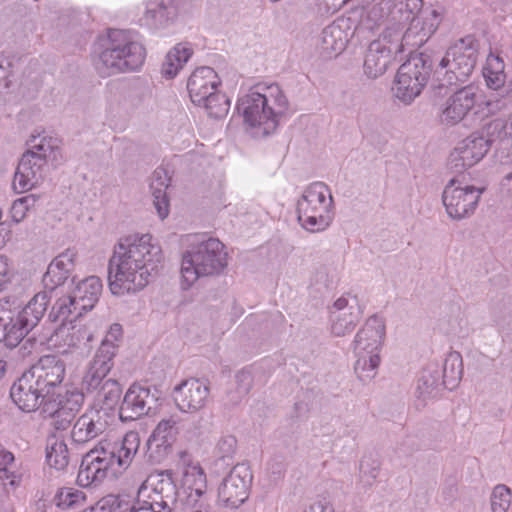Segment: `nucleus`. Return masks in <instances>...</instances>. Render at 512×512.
Here are the masks:
<instances>
[{
  "mask_svg": "<svg viewBox=\"0 0 512 512\" xmlns=\"http://www.w3.org/2000/svg\"><path fill=\"white\" fill-rule=\"evenodd\" d=\"M478 101V88L472 84L455 91L440 114L441 123L453 126L462 121Z\"/></svg>",
  "mask_w": 512,
  "mask_h": 512,
  "instance_id": "obj_17",
  "label": "nucleus"
},
{
  "mask_svg": "<svg viewBox=\"0 0 512 512\" xmlns=\"http://www.w3.org/2000/svg\"><path fill=\"white\" fill-rule=\"evenodd\" d=\"M201 106L206 109L210 117L222 118L229 111L230 100L225 94L215 91L207 97V100H204L203 103H201Z\"/></svg>",
  "mask_w": 512,
  "mask_h": 512,
  "instance_id": "obj_47",
  "label": "nucleus"
},
{
  "mask_svg": "<svg viewBox=\"0 0 512 512\" xmlns=\"http://www.w3.org/2000/svg\"><path fill=\"white\" fill-rule=\"evenodd\" d=\"M110 415L102 409H91L74 423L71 438L76 444H85L102 435L109 426Z\"/></svg>",
  "mask_w": 512,
  "mask_h": 512,
  "instance_id": "obj_20",
  "label": "nucleus"
},
{
  "mask_svg": "<svg viewBox=\"0 0 512 512\" xmlns=\"http://www.w3.org/2000/svg\"><path fill=\"white\" fill-rule=\"evenodd\" d=\"M96 68L103 76L138 69L145 59V48L122 30H109Z\"/></svg>",
  "mask_w": 512,
  "mask_h": 512,
  "instance_id": "obj_4",
  "label": "nucleus"
},
{
  "mask_svg": "<svg viewBox=\"0 0 512 512\" xmlns=\"http://www.w3.org/2000/svg\"><path fill=\"white\" fill-rule=\"evenodd\" d=\"M396 57L395 54L381 46L379 42H371L367 48L364 59V73L371 79H376L383 75L388 66Z\"/></svg>",
  "mask_w": 512,
  "mask_h": 512,
  "instance_id": "obj_29",
  "label": "nucleus"
},
{
  "mask_svg": "<svg viewBox=\"0 0 512 512\" xmlns=\"http://www.w3.org/2000/svg\"><path fill=\"white\" fill-rule=\"evenodd\" d=\"M161 396L162 393L156 386L133 383L120 404L119 419L130 422L154 414L160 405Z\"/></svg>",
  "mask_w": 512,
  "mask_h": 512,
  "instance_id": "obj_9",
  "label": "nucleus"
},
{
  "mask_svg": "<svg viewBox=\"0 0 512 512\" xmlns=\"http://www.w3.org/2000/svg\"><path fill=\"white\" fill-rule=\"evenodd\" d=\"M146 493L145 496L137 494L138 502H142V509L151 510L152 512H179L184 509L178 499L168 500L152 490L146 491Z\"/></svg>",
  "mask_w": 512,
  "mask_h": 512,
  "instance_id": "obj_36",
  "label": "nucleus"
},
{
  "mask_svg": "<svg viewBox=\"0 0 512 512\" xmlns=\"http://www.w3.org/2000/svg\"><path fill=\"white\" fill-rule=\"evenodd\" d=\"M37 200L38 198L34 194L16 199L10 209L12 221L14 223H20L35 206Z\"/></svg>",
  "mask_w": 512,
  "mask_h": 512,
  "instance_id": "obj_56",
  "label": "nucleus"
},
{
  "mask_svg": "<svg viewBox=\"0 0 512 512\" xmlns=\"http://www.w3.org/2000/svg\"><path fill=\"white\" fill-rule=\"evenodd\" d=\"M66 343L68 346H78L82 341L90 342L93 335L85 326L70 324L66 326Z\"/></svg>",
  "mask_w": 512,
  "mask_h": 512,
  "instance_id": "obj_57",
  "label": "nucleus"
},
{
  "mask_svg": "<svg viewBox=\"0 0 512 512\" xmlns=\"http://www.w3.org/2000/svg\"><path fill=\"white\" fill-rule=\"evenodd\" d=\"M85 500L83 492L74 488L63 487L58 490L54 502L61 509H70L80 505Z\"/></svg>",
  "mask_w": 512,
  "mask_h": 512,
  "instance_id": "obj_51",
  "label": "nucleus"
},
{
  "mask_svg": "<svg viewBox=\"0 0 512 512\" xmlns=\"http://www.w3.org/2000/svg\"><path fill=\"white\" fill-rule=\"evenodd\" d=\"M442 18L435 9L426 8L407 23L404 40L407 46L420 47L436 32Z\"/></svg>",
  "mask_w": 512,
  "mask_h": 512,
  "instance_id": "obj_18",
  "label": "nucleus"
},
{
  "mask_svg": "<svg viewBox=\"0 0 512 512\" xmlns=\"http://www.w3.org/2000/svg\"><path fill=\"white\" fill-rule=\"evenodd\" d=\"M31 377L41 386L42 391L53 396L54 389L59 386L65 376V361L55 354L40 357L38 361L26 370Z\"/></svg>",
  "mask_w": 512,
  "mask_h": 512,
  "instance_id": "obj_14",
  "label": "nucleus"
},
{
  "mask_svg": "<svg viewBox=\"0 0 512 512\" xmlns=\"http://www.w3.org/2000/svg\"><path fill=\"white\" fill-rule=\"evenodd\" d=\"M29 148L19 160L13 187L25 192L42 181L50 168L57 169L64 162L60 140L51 136H32L27 142Z\"/></svg>",
  "mask_w": 512,
  "mask_h": 512,
  "instance_id": "obj_2",
  "label": "nucleus"
},
{
  "mask_svg": "<svg viewBox=\"0 0 512 512\" xmlns=\"http://www.w3.org/2000/svg\"><path fill=\"white\" fill-rule=\"evenodd\" d=\"M51 402L52 400L45 404L44 412L49 413L51 417V425L55 430L64 431L70 426L74 416H72L71 412H68L67 409L62 408L59 405H55V402Z\"/></svg>",
  "mask_w": 512,
  "mask_h": 512,
  "instance_id": "obj_50",
  "label": "nucleus"
},
{
  "mask_svg": "<svg viewBox=\"0 0 512 512\" xmlns=\"http://www.w3.org/2000/svg\"><path fill=\"white\" fill-rule=\"evenodd\" d=\"M237 451V439L233 435L221 436L214 447L215 464L230 466Z\"/></svg>",
  "mask_w": 512,
  "mask_h": 512,
  "instance_id": "obj_43",
  "label": "nucleus"
},
{
  "mask_svg": "<svg viewBox=\"0 0 512 512\" xmlns=\"http://www.w3.org/2000/svg\"><path fill=\"white\" fill-rule=\"evenodd\" d=\"M173 445H168L163 441L149 437L146 442V451L144 457L152 465L164 462L172 453Z\"/></svg>",
  "mask_w": 512,
  "mask_h": 512,
  "instance_id": "obj_46",
  "label": "nucleus"
},
{
  "mask_svg": "<svg viewBox=\"0 0 512 512\" xmlns=\"http://www.w3.org/2000/svg\"><path fill=\"white\" fill-rule=\"evenodd\" d=\"M10 397L18 408L24 412L35 411L42 403L51 401L48 394L42 391L41 386L25 371L10 389Z\"/></svg>",
  "mask_w": 512,
  "mask_h": 512,
  "instance_id": "obj_16",
  "label": "nucleus"
},
{
  "mask_svg": "<svg viewBox=\"0 0 512 512\" xmlns=\"http://www.w3.org/2000/svg\"><path fill=\"white\" fill-rule=\"evenodd\" d=\"M210 389L199 379L182 381L173 390L174 400L182 412L194 413L205 407Z\"/></svg>",
  "mask_w": 512,
  "mask_h": 512,
  "instance_id": "obj_19",
  "label": "nucleus"
},
{
  "mask_svg": "<svg viewBox=\"0 0 512 512\" xmlns=\"http://www.w3.org/2000/svg\"><path fill=\"white\" fill-rule=\"evenodd\" d=\"M90 512H136V509L118 496L108 495L91 507Z\"/></svg>",
  "mask_w": 512,
  "mask_h": 512,
  "instance_id": "obj_49",
  "label": "nucleus"
},
{
  "mask_svg": "<svg viewBox=\"0 0 512 512\" xmlns=\"http://www.w3.org/2000/svg\"><path fill=\"white\" fill-rule=\"evenodd\" d=\"M150 241L148 234L130 235L115 245L108 263V285L112 294L137 292L157 274L162 252Z\"/></svg>",
  "mask_w": 512,
  "mask_h": 512,
  "instance_id": "obj_1",
  "label": "nucleus"
},
{
  "mask_svg": "<svg viewBox=\"0 0 512 512\" xmlns=\"http://www.w3.org/2000/svg\"><path fill=\"white\" fill-rule=\"evenodd\" d=\"M236 109L244 122L258 128L263 136L270 135L278 126V120L271 115L268 95L251 91L238 100Z\"/></svg>",
  "mask_w": 512,
  "mask_h": 512,
  "instance_id": "obj_11",
  "label": "nucleus"
},
{
  "mask_svg": "<svg viewBox=\"0 0 512 512\" xmlns=\"http://www.w3.org/2000/svg\"><path fill=\"white\" fill-rule=\"evenodd\" d=\"M83 400V393L72 391L66 392L65 396H61L58 401L54 400L53 402H55V405H59L60 407L67 409V411L71 412L72 416L75 417L83 403Z\"/></svg>",
  "mask_w": 512,
  "mask_h": 512,
  "instance_id": "obj_58",
  "label": "nucleus"
},
{
  "mask_svg": "<svg viewBox=\"0 0 512 512\" xmlns=\"http://www.w3.org/2000/svg\"><path fill=\"white\" fill-rule=\"evenodd\" d=\"M434 59L427 52L416 53L398 69L395 96L404 104H410L422 91L431 75Z\"/></svg>",
  "mask_w": 512,
  "mask_h": 512,
  "instance_id": "obj_7",
  "label": "nucleus"
},
{
  "mask_svg": "<svg viewBox=\"0 0 512 512\" xmlns=\"http://www.w3.org/2000/svg\"><path fill=\"white\" fill-rule=\"evenodd\" d=\"M140 446V436L136 431L127 432L120 443H114L115 465L127 469L132 463Z\"/></svg>",
  "mask_w": 512,
  "mask_h": 512,
  "instance_id": "obj_34",
  "label": "nucleus"
},
{
  "mask_svg": "<svg viewBox=\"0 0 512 512\" xmlns=\"http://www.w3.org/2000/svg\"><path fill=\"white\" fill-rule=\"evenodd\" d=\"M14 65L9 57L0 55V82H4L5 88H9L14 73Z\"/></svg>",
  "mask_w": 512,
  "mask_h": 512,
  "instance_id": "obj_64",
  "label": "nucleus"
},
{
  "mask_svg": "<svg viewBox=\"0 0 512 512\" xmlns=\"http://www.w3.org/2000/svg\"><path fill=\"white\" fill-rule=\"evenodd\" d=\"M115 448L109 442H100L96 447L85 454L87 462L95 461L109 471L115 466Z\"/></svg>",
  "mask_w": 512,
  "mask_h": 512,
  "instance_id": "obj_45",
  "label": "nucleus"
},
{
  "mask_svg": "<svg viewBox=\"0 0 512 512\" xmlns=\"http://www.w3.org/2000/svg\"><path fill=\"white\" fill-rule=\"evenodd\" d=\"M191 55L192 50L190 48L182 44H177L166 55L162 65V74L167 78H173L183 64L189 60Z\"/></svg>",
  "mask_w": 512,
  "mask_h": 512,
  "instance_id": "obj_40",
  "label": "nucleus"
},
{
  "mask_svg": "<svg viewBox=\"0 0 512 512\" xmlns=\"http://www.w3.org/2000/svg\"><path fill=\"white\" fill-rule=\"evenodd\" d=\"M478 41L474 36H465L446 51L439 61L440 69H445L443 79L432 86L434 96L443 97L448 86H456L466 82L473 73L478 60Z\"/></svg>",
  "mask_w": 512,
  "mask_h": 512,
  "instance_id": "obj_5",
  "label": "nucleus"
},
{
  "mask_svg": "<svg viewBox=\"0 0 512 512\" xmlns=\"http://www.w3.org/2000/svg\"><path fill=\"white\" fill-rule=\"evenodd\" d=\"M94 393L97 401L102 405L101 409L107 411L118 405L122 387L116 379L108 378Z\"/></svg>",
  "mask_w": 512,
  "mask_h": 512,
  "instance_id": "obj_41",
  "label": "nucleus"
},
{
  "mask_svg": "<svg viewBox=\"0 0 512 512\" xmlns=\"http://www.w3.org/2000/svg\"><path fill=\"white\" fill-rule=\"evenodd\" d=\"M21 305L15 296H6L0 298V323L5 322L6 320H13L15 317L12 316V313L16 310L20 309Z\"/></svg>",
  "mask_w": 512,
  "mask_h": 512,
  "instance_id": "obj_61",
  "label": "nucleus"
},
{
  "mask_svg": "<svg viewBox=\"0 0 512 512\" xmlns=\"http://www.w3.org/2000/svg\"><path fill=\"white\" fill-rule=\"evenodd\" d=\"M113 348L106 344L99 347L89 362L82 379V389L94 393L107 380V375L114 366Z\"/></svg>",
  "mask_w": 512,
  "mask_h": 512,
  "instance_id": "obj_21",
  "label": "nucleus"
},
{
  "mask_svg": "<svg viewBox=\"0 0 512 512\" xmlns=\"http://www.w3.org/2000/svg\"><path fill=\"white\" fill-rule=\"evenodd\" d=\"M4 326L5 346L15 348L30 333L24 327H21L16 319L10 320L9 323H2Z\"/></svg>",
  "mask_w": 512,
  "mask_h": 512,
  "instance_id": "obj_55",
  "label": "nucleus"
},
{
  "mask_svg": "<svg viewBox=\"0 0 512 512\" xmlns=\"http://www.w3.org/2000/svg\"><path fill=\"white\" fill-rule=\"evenodd\" d=\"M253 475L244 463L236 464L218 486L217 499L221 506L237 509L249 498Z\"/></svg>",
  "mask_w": 512,
  "mask_h": 512,
  "instance_id": "obj_10",
  "label": "nucleus"
},
{
  "mask_svg": "<svg viewBox=\"0 0 512 512\" xmlns=\"http://www.w3.org/2000/svg\"><path fill=\"white\" fill-rule=\"evenodd\" d=\"M176 15L173 0H149L145 13L146 19L153 21L155 26L165 25Z\"/></svg>",
  "mask_w": 512,
  "mask_h": 512,
  "instance_id": "obj_39",
  "label": "nucleus"
},
{
  "mask_svg": "<svg viewBox=\"0 0 512 512\" xmlns=\"http://www.w3.org/2000/svg\"><path fill=\"white\" fill-rule=\"evenodd\" d=\"M102 288V281L97 276L87 277L78 283L71 296L82 314L95 306L101 295Z\"/></svg>",
  "mask_w": 512,
  "mask_h": 512,
  "instance_id": "obj_30",
  "label": "nucleus"
},
{
  "mask_svg": "<svg viewBox=\"0 0 512 512\" xmlns=\"http://www.w3.org/2000/svg\"><path fill=\"white\" fill-rule=\"evenodd\" d=\"M363 315L357 296H342L330 308L331 333L336 337H344L351 333Z\"/></svg>",
  "mask_w": 512,
  "mask_h": 512,
  "instance_id": "obj_13",
  "label": "nucleus"
},
{
  "mask_svg": "<svg viewBox=\"0 0 512 512\" xmlns=\"http://www.w3.org/2000/svg\"><path fill=\"white\" fill-rule=\"evenodd\" d=\"M46 461L49 466L63 470L69 463V453L63 440L52 438L46 447Z\"/></svg>",
  "mask_w": 512,
  "mask_h": 512,
  "instance_id": "obj_42",
  "label": "nucleus"
},
{
  "mask_svg": "<svg viewBox=\"0 0 512 512\" xmlns=\"http://www.w3.org/2000/svg\"><path fill=\"white\" fill-rule=\"evenodd\" d=\"M488 150L484 136L473 133L462 140L451 152L448 167L453 173H461L478 163Z\"/></svg>",
  "mask_w": 512,
  "mask_h": 512,
  "instance_id": "obj_15",
  "label": "nucleus"
},
{
  "mask_svg": "<svg viewBox=\"0 0 512 512\" xmlns=\"http://www.w3.org/2000/svg\"><path fill=\"white\" fill-rule=\"evenodd\" d=\"M182 255L181 275L190 287L200 277L220 275L228 265L224 244L217 238L194 235Z\"/></svg>",
  "mask_w": 512,
  "mask_h": 512,
  "instance_id": "obj_3",
  "label": "nucleus"
},
{
  "mask_svg": "<svg viewBox=\"0 0 512 512\" xmlns=\"http://www.w3.org/2000/svg\"><path fill=\"white\" fill-rule=\"evenodd\" d=\"M122 337V326L118 323H114L111 325L109 331L107 332L105 338L102 340L101 345L99 347H103L105 344L113 348V358H115L118 345L115 343L119 341Z\"/></svg>",
  "mask_w": 512,
  "mask_h": 512,
  "instance_id": "obj_63",
  "label": "nucleus"
},
{
  "mask_svg": "<svg viewBox=\"0 0 512 512\" xmlns=\"http://www.w3.org/2000/svg\"><path fill=\"white\" fill-rule=\"evenodd\" d=\"M170 186V177L166 170L157 168L152 175L150 190L153 197V205L161 219H165L169 214V197L167 188Z\"/></svg>",
  "mask_w": 512,
  "mask_h": 512,
  "instance_id": "obj_33",
  "label": "nucleus"
},
{
  "mask_svg": "<svg viewBox=\"0 0 512 512\" xmlns=\"http://www.w3.org/2000/svg\"><path fill=\"white\" fill-rule=\"evenodd\" d=\"M344 20L334 21L321 33L320 49L326 57L340 54L346 47L349 35L343 28Z\"/></svg>",
  "mask_w": 512,
  "mask_h": 512,
  "instance_id": "obj_31",
  "label": "nucleus"
},
{
  "mask_svg": "<svg viewBox=\"0 0 512 512\" xmlns=\"http://www.w3.org/2000/svg\"><path fill=\"white\" fill-rule=\"evenodd\" d=\"M372 42H379L381 46H385L396 56L403 52L404 47L407 46L404 40L403 26L397 21L387 26L379 37Z\"/></svg>",
  "mask_w": 512,
  "mask_h": 512,
  "instance_id": "obj_37",
  "label": "nucleus"
},
{
  "mask_svg": "<svg viewBox=\"0 0 512 512\" xmlns=\"http://www.w3.org/2000/svg\"><path fill=\"white\" fill-rule=\"evenodd\" d=\"M441 380L446 389L453 390L457 387L463 375V361L459 352H450L440 366Z\"/></svg>",
  "mask_w": 512,
  "mask_h": 512,
  "instance_id": "obj_35",
  "label": "nucleus"
},
{
  "mask_svg": "<svg viewBox=\"0 0 512 512\" xmlns=\"http://www.w3.org/2000/svg\"><path fill=\"white\" fill-rule=\"evenodd\" d=\"M423 0H400L395 3L394 0H381L378 6L371 10V14L376 15L378 12L392 15V20L400 24L408 22L413 16L423 12Z\"/></svg>",
  "mask_w": 512,
  "mask_h": 512,
  "instance_id": "obj_27",
  "label": "nucleus"
},
{
  "mask_svg": "<svg viewBox=\"0 0 512 512\" xmlns=\"http://www.w3.org/2000/svg\"><path fill=\"white\" fill-rule=\"evenodd\" d=\"M82 316L79 307L76 306L71 295L59 298L52 306L48 314V320L52 323H60L55 329V333H65L67 323L72 324L77 318Z\"/></svg>",
  "mask_w": 512,
  "mask_h": 512,
  "instance_id": "obj_32",
  "label": "nucleus"
},
{
  "mask_svg": "<svg viewBox=\"0 0 512 512\" xmlns=\"http://www.w3.org/2000/svg\"><path fill=\"white\" fill-rule=\"evenodd\" d=\"M507 128V121L501 118H497L487 123L482 129V133L478 135L484 136V139L487 142L489 148L497 140H502L507 136L512 137V130L511 132H508Z\"/></svg>",
  "mask_w": 512,
  "mask_h": 512,
  "instance_id": "obj_48",
  "label": "nucleus"
},
{
  "mask_svg": "<svg viewBox=\"0 0 512 512\" xmlns=\"http://www.w3.org/2000/svg\"><path fill=\"white\" fill-rule=\"evenodd\" d=\"M108 474V470L93 461L87 462V456H83L77 475V484L81 487H90L99 485Z\"/></svg>",
  "mask_w": 512,
  "mask_h": 512,
  "instance_id": "obj_38",
  "label": "nucleus"
},
{
  "mask_svg": "<svg viewBox=\"0 0 512 512\" xmlns=\"http://www.w3.org/2000/svg\"><path fill=\"white\" fill-rule=\"evenodd\" d=\"M181 479L178 492L183 508L210 512L212 506L207 497L206 473L198 461H193L186 451L180 452Z\"/></svg>",
  "mask_w": 512,
  "mask_h": 512,
  "instance_id": "obj_6",
  "label": "nucleus"
},
{
  "mask_svg": "<svg viewBox=\"0 0 512 512\" xmlns=\"http://www.w3.org/2000/svg\"><path fill=\"white\" fill-rule=\"evenodd\" d=\"M385 337L384 320L377 315L368 318L353 341L355 354H379Z\"/></svg>",
  "mask_w": 512,
  "mask_h": 512,
  "instance_id": "obj_22",
  "label": "nucleus"
},
{
  "mask_svg": "<svg viewBox=\"0 0 512 512\" xmlns=\"http://www.w3.org/2000/svg\"><path fill=\"white\" fill-rule=\"evenodd\" d=\"M178 434L177 421L174 418L161 420L149 437L173 445Z\"/></svg>",
  "mask_w": 512,
  "mask_h": 512,
  "instance_id": "obj_52",
  "label": "nucleus"
},
{
  "mask_svg": "<svg viewBox=\"0 0 512 512\" xmlns=\"http://www.w3.org/2000/svg\"><path fill=\"white\" fill-rule=\"evenodd\" d=\"M357 360L354 370L359 380L363 383L371 381L377 374L380 364L379 354H355Z\"/></svg>",
  "mask_w": 512,
  "mask_h": 512,
  "instance_id": "obj_44",
  "label": "nucleus"
},
{
  "mask_svg": "<svg viewBox=\"0 0 512 512\" xmlns=\"http://www.w3.org/2000/svg\"><path fill=\"white\" fill-rule=\"evenodd\" d=\"M444 389L446 387L441 380L440 365L436 362L427 364L417 382V407H425L428 400L437 398Z\"/></svg>",
  "mask_w": 512,
  "mask_h": 512,
  "instance_id": "obj_23",
  "label": "nucleus"
},
{
  "mask_svg": "<svg viewBox=\"0 0 512 512\" xmlns=\"http://www.w3.org/2000/svg\"><path fill=\"white\" fill-rule=\"evenodd\" d=\"M360 477L362 481L370 485L377 478L379 473V464L372 458H363L360 462Z\"/></svg>",
  "mask_w": 512,
  "mask_h": 512,
  "instance_id": "obj_60",
  "label": "nucleus"
},
{
  "mask_svg": "<svg viewBox=\"0 0 512 512\" xmlns=\"http://www.w3.org/2000/svg\"><path fill=\"white\" fill-rule=\"evenodd\" d=\"M220 84L216 72L207 66L197 68L189 77L187 89L191 101L201 106L204 100L212 92L216 91L217 86Z\"/></svg>",
  "mask_w": 512,
  "mask_h": 512,
  "instance_id": "obj_24",
  "label": "nucleus"
},
{
  "mask_svg": "<svg viewBox=\"0 0 512 512\" xmlns=\"http://www.w3.org/2000/svg\"><path fill=\"white\" fill-rule=\"evenodd\" d=\"M512 493L509 487L504 484L496 485L491 493L492 512H507L511 505Z\"/></svg>",
  "mask_w": 512,
  "mask_h": 512,
  "instance_id": "obj_53",
  "label": "nucleus"
},
{
  "mask_svg": "<svg viewBox=\"0 0 512 512\" xmlns=\"http://www.w3.org/2000/svg\"><path fill=\"white\" fill-rule=\"evenodd\" d=\"M485 77L486 84L488 88L498 92V95L502 97H506L510 90L504 87L506 75L505 73H497V72H483Z\"/></svg>",
  "mask_w": 512,
  "mask_h": 512,
  "instance_id": "obj_59",
  "label": "nucleus"
},
{
  "mask_svg": "<svg viewBox=\"0 0 512 512\" xmlns=\"http://www.w3.org/2000/svg\"><path fill=\"white\" fill-rule=\"evenodd\" d=\"M327 192V185L315 182L305 189L297 201L298 221L307 231L320 232L330 225L332 217L328 214V206L332 205L333 198L329 196L330 202L327 205Z\"/></svg>",
  "mask_w": 512,
  "mask_h": 512,
  "instance_id": "obj_8",
  "label": "nucleus"
},
{
  "mask_svg": "<svg viewBox=\"0 0 512 512\" xmlns=\"http://www.w3.org/2000/svg\"><path fill=\"white\" fill-rule=\"evenodd\" d=\"M267 90L271 115L278 120L288 109V100L278 85H271Z\"/></svg>",
  "mask_w": 512,
  "mask_h": 512,
  "instance_id": "obj_54",
  "label": "nucleus"
},
{
  "mask_svg": "<svg viewBox=\"0 0 512 512\" xmlns=\"http://www.w3.org/2000/svg\"><path fill=\"white\" fill-rule=\"evenodd\" d=\"M156 491L162 497L178 499V486L174 480V472L171 469L155 470L151 472L138 489V495L145 496L146 491Z\"/></svg>",
  "mask_w": 512,
  "mask_h": 512,
  "instance_id": "obj_25",
  "label": "nucleus"
},
{
  "mask_svg": "<svg viewBox=\"0 0 512 512\" xmlns=\"http://www.w3.org/2000/svg\"><path fill=\"white\" fill-rule=\"evenodd\" d=\"M457 183L459 181L456 178L448 182L442 193V201L449 217L462 220L474 213L485 188L472 185L456 186Z\"/></svg>",
  "mask_w": 512,
  "mask_h": 512,
  "instance_id": "obj_12",
  "label": "nucleus"
},
{
  "mask_svg": "<svg viewBox=\"0 0 512 512\" xmlns=\"http://www.w3.org/2000/svg\"><path fill=\"white\" fill-rule=\"evenodd\" d=\"M253 372L251 368H244L235 375L236 388L240 389V394L248 395L253 387Z\"/></svg>",
  "mask_w": 512,
  "mask_h": 512,
  "instance_id": "obj_62",
  "label": "nucleus"
},
{
  "mask_svg": "<svg viewBox=\"0 0 512 512\" xmlns=\"http://www.w3.org/2000/svg\"><path fill=\"white\" fill-rule=\"evenodd\" d=\"M77 253L72 249H67L57 257H55L47 268L44 275L46 285L50 282L53 284L51 293L56 286H60L71 276L75 268V260Z\"/></svg>",
  "mask_w": 512,
  "mask_h": 512,
  "instance_id": "obj_28",
  "label": "nucleus"
},
{
  "mask_svg": "<svg viewBox=\"0 0 512 512\" xmlns=\"http://www.w3.org/2000/svg\"><path fill=\"white\" fill-rule=\"evenodd\" d=\"M49 303V292L41 291L35 294L20 310L18 309L15 319L21 327L31 332L45 315Z\"/></svg>",
  "mask_w": 512,
  "mask_h": 512,
  "instance_id": "obj_26",
  "label": "nucleus"
}]
</instances>
